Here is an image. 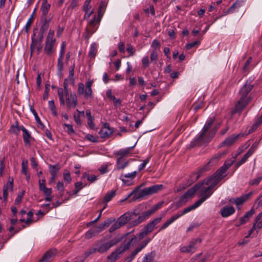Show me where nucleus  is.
Returning <instances> with one entry per match:
<instances>
[{
	"label": "nucleus",
	"mask_w": 262,
	"mask_h": 262,
	"mask_svg": "<svg viewBox=\"0 0 262 262\" xmlns=\"http://www.w3.org/2000/svg\"><path fill=\"white\" fill-rule=\"evenodd\" d=\"M250 156L247 152L245 154L242 159L236 163V166L238 167L244 164Z\"/></svg>",
	"instance_id": "09e8293b"
},
{
	"label": "nucleus",
	"mask_w": 262,
	"mask_h": 262,
	"mask_svg": "<svg viewBox=\"0 0 262 262\" xmlns=\"http://www.w3.org/2000/svg\"><path fill=\"white\" fill-rule=\"evenodd\" d=\"M145 217L143 216V215L141 214V215L139 216L138 219L136 220H134L130 222V224L132 226H135L139 224L140 223L143 222L145 220Z\"/></svg>",
	"instance_id": "ea45409f"
},
{
	"label": "nucleus",
	"mask_w": 262,
	"mask_h": 262,
	"mask_svg": "<svg viewBox=\"0 0 262 262\" xmlns=\"http://www.w3.org/2000/svg\"><path fill=\"white\" fill-rule=\"evenodd\" d=\"M133 147H128L125 149H121L115 152V155L118 156V158H123L124 157L128 155L129 151L133 149Z\"/></svg>",
	"instance_id": "cd10ccee"
},
{
	"label": "nucleus",
	"mask_w": 262,
	"mask_h": 262,
	"mask_svg": "<svg viewBox=\"0 0 262 262\" xmlns=\"http://www.w3.org/2000/svg\"><path fill=\"white\" fill-rule=\"evenodd\" d=\"M58 95L59 98V101L61 105H64L66 104L65 100L64 98L63 90L61 88H59L58 90Z\"/></svg>",
	"instance_id": "c9c22d12"
},
{
	"label": "nucleus",
	"mask_w": 262,
	"mask_h": 262,
	"mask_svg": "<svg viewBox=\"0 0 262 262\" xmlns=\"http://www.w3.org/2000/svg\"><path fill=\"white\" fill-rule=\"evenodd\" d=\"M49 87H50L49 84H46L45 92L42 96V98L44 100H46V99H47V98L48 97L49 92Z\"/></svg>",
	"instance_id": "e2e57ef3"
},
{
	"label": "nucleus",
	"mask_w": 262,
	"mask_h": 262,
	"mask_svg": "<svg viewBox=\"0 0 262 262\" xmlns=\"http://www.w3.org/2000/svg\"><path fill=\"white\" fill-rule=\"evenodd\" d=\"M106 7V4L105 1H102L100 3L99 11H98V15L99 16H101V15L105 11V8Z\"/></svg>",
	"instance_id": "37998d69"
},
{
	"label": "nucleus",
	"mask_w": 262,
	"mask_h": 262,
	"mask_svg": "<svg viewBox=\"0 0 262 262\" xmlns=\"http://www.w3.org/2000/svg\"><path fill=\"white\" fill-rule=\"evenodd\" d=\"M251 194L252 193L250 192L246 195H242L238 198H236L234 199V204L236 205L238 209H240L239 206L243 204V203L249 199Z\"/></svg>",
	"instance_id": "412c9836"
},
{
	"label": "nucleus",
	"mask_w": 262,
	"mask_h": 262,
	"mask_svg": "<svg viewBox=\"0 0 262 262\" xmlns=\"http://www.w3.org/2000/svg\"><path fill=\"white\" fill-rule=\"evenodd\" d=\"M65 101L68 110L71 108L75 107L77 105V97L75 93L70 94V96L66 98Z\"/></svg>",
	"instance_id": "4468645a"
},
{
	"label": "nucleus",
	"mask_w": 262,
	"mask_h": 262,
	"mask_svg": "<svg viewBox=\"0 0 262 262\" xmlns=\"http://www.w3.org/2000/svg\"><path fill=\"white\" fill-rule=\"evenodd\" d=\"M84 85L82 83H79L78 85L77 92L79 95L84 93Z\"/></svg>",
	"instance_id": "4d7b16f0"
},
{
	"label": "nucleus",
	"mask_w": 262,
	"mask_h": 262,
	"mask_svg": "<svg viewBox=\"0 0 262 262\" xmlns=\"http://www.w3.org/2000/svg\"><path fill=\"white\" fill-rule=\"evenodd\" d=\"M158 57V53L156 49H154L150 54V60L151 61L156 60Z\"/></svg>",
	"instance_id": "680f3d73"
},
{
	"label": "nucleus",
	"mask_w": 262,
	"mask_h": 262,
	"mask_svg": "<svg viewBox=\"0 0 262 262\" xmlns=\"http://www.w3.org/2000/svg\"><path fill=\"white\" fill-rule=\"evenodd\" d=\"M213 191L209 187L203 188L199 192V195L201 197L199 200L204 199V202L206 199L210 197Z\"/></svg>",
	"instance_id": "6ab92c4d"
},
{
	"label": "nucleus",
	"mask_w": 262,
	"mask_h": 262,
	"mask_svg": "<svg viewBox=\"0 0 262 262\" xmlns=\"http://www.w3.org/2000/svg\"><path fill=\"white\" fill-rule=\"evenodd\" d=\"M113 133V130L110 127L109 124L105 123L104 127L99 131L100 137L102 138L109 137Z\"/></svg>",
	"instance_id": "a211bd4d"
},
{
	"label": "nucleus",
	"mask_w": 262,
	"mask_h": 262,
	"mask_svg": "<svg viewBox=\"0 0 262 262\" xmlns=\"http://www.w3.org/2000/svg\"><path fill=\"white\" fill-rule=\"evenodd\" d=\"M227 152L224 151L223 152H220L215 154L212 158L209 161V162L202 168H201L197 173H192L190 177V181L191 183H193L196 181L203 173L204 172L209 170L210 167L213 165H216L219 160L225 155Z\"/></svg>",
	"instance_id": "423d86ee"
},
{
	"label": "nucleus",
	"mask_w": 262,
	"mask_h": 262,
	"mask_svg": "<svg viewBox=\"0 0 262 262\" xmlns=\"http://www.w3.org/2000/svg\"><path fill=\"white\" fill-rule=\"evenodd\" d=\"M117 169H123L128 164L127 161L124 162L123 158H118L117 159Z\"/></svg>",
	"instance_id": "2f4dec72"
},
{
	"label": "nucleus",
	"mask_w": 262,
	"mask_h": 262,
	"mask_svg": "<svg viewBox=\"0 0 262 262\" xmlns=\"http://www.w3.org/2000/svg\"><path fill=\"white\" fill-rule=\"evenodd\" d=\"M97 52V46L96 43H93L91 45L90 51L89 52V57L91 58H94Z\"/></svg>",
	"instance_id": "7c9ffc66"
},
{
	"label": "nucleus",
	"mask_w": 262,
	"mask_h": 262,
	"mask_svg": "<svg viewBox=\"0 0 262 262\" xmlns=\"http://www.w3.org/2000/svg\"><path fill=\"white\" fill-rule=\"evenodd\" d=\"M253 88V85L251 84V82L247 80L239 92L240 98L236 104L234 109L232 111V114L241 113L248 105L251 101V98L250 97H247Z\"/></svg>",
	"instance_id": "20e7f679"
},
{
	"label": "nucleus",
	"mask_w": 262,
	"mask_h": 262,
	"mask_svg": "<svg viewBox=\"0 0 262 262\" xmlns=\"http://www.w3.org/2000/svg\"><path fill=\"white\" fill-rule=\"evenodd\" d=\"M126 50L128 52V53L129 54L130 56H133L135 52V50L134 49V48H133V47L132 46V45L130 43H128L127 45Z\"/></svg>",
	"instance_id": "bf43d9fd"
},
{
	"label": "nucleus",
	"mask_w": 262,
	"mask_h": 262,
	"mask_svg": "<svg viewBox=\"0 0 262 262\" xmlns=\"http://www.w3.org/2000/svg\"><path fill=\"white\" fill-rule=\"evenodd\" d=\"M64 126L67 127V132L68 134L72 135L75 134V130H74L73 126L71 124L64 123Z\"/></svg>",
	"instance_id": "338daca9"
},
{
	"label": "nucleus",
	"mask_w": 262,
	"mask_h": 262,
	"mask_svg": "<svg viewBox=\"0 0 262 262\" xmlns=\"http://www.w3.org/2000/svg\"><path fill=\"white\" fill-rule=\"evenodd\" d=\"M134 215L137 214L135 212H126L119 217L117 221L122 226L131 220Z\"/></svg>",
	"instance_id": "f3484780"
},
{
	"label": "nucleus",
	"mask_w": 262,
	"mask_h": 262,
	"mask_svg": "<svg viewBox=\"0 0 262 262\" xmlns=\"http://www.w3.org/2000/svg\"><path fill=\"white\" fill-rule=\"evenodd\" d=\"M62 59L63 58H60V57H59L58 59L57 71L58 73L60 75H61V73L63 68V62L62 61Z\"/></svg>",
	"instance_id": "49530a36"
},
{
	"label": "nucleus",
	"mask_w": 262,
	"mask_h": 262,
	"mask_svg": "<svg viewBox=\"0 0 262 262\" xmlns=\"http://www.w3.org/2000/svg\"><path fill=\"white\" fill-rule=\"evenodd\" d=\"M50 6V4L47 3V0L42 1L41 6V11L42 12L41 17H47Z\"/></svg>",
	"instance_id": "393cba45"
},
{
	"label": "nucleus",
	"mask_w": 262,
	"mask_h": 262,
	"mask_svg": "<svg viewBox=\"0 0 262 262\" xmlns=\"http://www.w3.org/2000/svg\"><path fill=\"white\" fill-rule=\"evenodd\" d=\"M262 180V176L250 180L249 182L250 185H258Z\"/></svg>",
	"instance_id": "864d4df0"
},
{
	"label": "nucleus",
	"mask_w": 262,
	"mask_h": 262,
	"mask_svg": "<svg viewBox=\"0 0 262 262\" xmlns=\"http://www.w3.org/2000/svg\"><path fill=\"white\" fill-rule=\"evenodd\" d=\"M96 30V29L94 27H90L88 26L85 28V38L86 39H89L90 36L93 34Z\"/></svg>",
	"instance_id": "72a5a7b5"
},
{
	"label": "nucleus",
	"mask_w": 262,
	"mask_h": 262,
	"mask_svg": "<svg viewBox=\"0 0 262 262\" xmlns=\"http://www.w3.org/2000/svg\"><path fill=\"white\" fill-rule=\"evenodd\" d=\"M244 134H239L237 135H231L228 138H227L221 144L220 146V147H222L224 146H231L233 144L236 140L239 137H243Z\"/></svg>",
	"instance_id": "dca6fc26"
},
{
	"label": "nucleus",
	"mask_w": 262,
	"mask_h": 262,
	"mask_svg": "<svg viewBox=\"0 0 262 262\" xmlns=\"http://www.w3.org/2000/svg\"><path fill=\"white\" fill-rule=\"evenodd\" d=\"M97 252V247L95 246L94 247L90 248L88 251H86L84 253V256H85L84 258H85L88 257L91 254H92L95 252Z\"/></svg>",
	"instance_id": "603ef678"
},
{
	"label": "nucleus",
	"mask_w": 262,
	"mask_h": 262,
	"mask_svg": "<svg viewBox=\"0 0 262 262\" xmlns=\"http://www.w3.org/2000/svg\"><path fill=\"white\" fill-rule=\"evenodd\" d=\"M162 217H159L155 219L154 220L147 224L144 229L149 234L155 229L157 228V225L160 223L162 220Z\"/></svg>",
	"instance_id": "2eb2a0df"
},
{
	"label": "nucleus",
	"mask_w": 262,
	"mask_h": 262,
	"mask_svg": "<svg viewBox=\"0 0 262 262\" xmlns=\"http://www.w3.org/2000/svg\"><path fill=\"white\" fill-rule=\"evenodd\" d=\"M122 238L123 237H114L108 241H106L105 239H101L97 241L94 245L97 247L98 252L101 254L104 253H106L111 247L120 242Z\"/></svg>",
	"instance_id": "6e6552de"
},
{
	"label": "nucleus",
	"mask_w": 262,
	"mask_h": 262,
	"mask_svg": "<svg viewBox=\"0 0 262 262\" xmlns=\"http://www.w3.org/2000/svg\"><path fill=\"white\" fill-rule=\"evenodd\" d=\"M28 162L27 160L24 159L21 163V172L26 176L27 179L28 180L30 179V176L28 172Z\"/></svg>",
	"instance_id": "c85d7f7f"
},
{
	"label": "nucleus",
	"mask_w": 262,
	"mask_h": 262,
	"mask_svg": "<svg viewBox=\"0 0 262 262\" xmlns=\"http://www.w3.org/2000/svg\"><path fill=\"white\" fill-rule=\"evenodd\" d=\"M214 120V118H210L207 120L198 137L195 139L194 142H191L192 146L194 145L201 146L203 144L208 143L211 140L216 133V130H209Z\"/></svg>",
	"instance_id": "f03ea898"
},
{
	"label": "nucleus",
	"mask_w": 262,
	"mask_h": 262,
	"mask_svg": "<svg viewBox=\"0 0 262 262\" xmlns=\"http://www.w3.org/2000/svg\"><path fill=\"white\" fill-rule=\"evenodd\" d=\"M49 106L52 113V114L54 116H56L57 115V112L55 106L54 100H50L49 101Z\"/></svg>",
	"instance_id": "c03bdc74"
},
{
	"label": "nucleus",
	"mask_w": 262,
	"mask_h": 262,
	"mask_svg": "<svg viewBox=\"0 0 262 262\" xmlns=\"http://www.w3.org/2000/svg\"><path fill=\"white\" fill-rule=\"evenodd\" d=\"M234 162V160H228L226 161L223 165L219 168L216 171L208 178L205 179L203 182L204 184L209 185L211 189L215 187L226 176L227 170L231 167Z\"/></svg>",
	"instance_id": "f257e3e1"
},
{
	"label": "nucleus",
	"mask_w": 262,
	"mask_h": 262,
	"mask_svg": "<svg viewBox=\"0 0 262 262\" xmlns=\"http://www.w3.org/2000/svg\"><path fill=\"white\" fill-rule=\"evenodd\" d=\"M203 200L204 199L199 200L193 205L185 208L182 212H180V214H182V216L184 214L190 212V211L196 209L203 203Z\"/></svg>",
	"instance_id": "4be33fe9"
},
{
	"label": "nucleus",
	"mask_w": 262,
	"mask_h": 262,
	"mask_svg": "<svg viewBox=\"0 0 262 262\" xmlns=\"http://www.w3.org/2000/svg\"><path fill=\"white\" fill-rule=\"evenodd\" d=\"M115 194L116 191L114 190L107 192L103 199V202L105 203L110 202L115 196Z\"/></svg>",
	"instance_id": "f704fd0d"
},
{
	"label": "nucleus",
	"mask_w": 262,
	"mask_h": 262,
	"mask_svg": "<svg viewBox=\"0 0 262 262\" xmlns=\"http://www.w3.org/2000/svg\"><path fill=\"white\" fill-rule=\"evenodd\" d=\"M200 44V41L199 40L195 41L190 43H188L186 45V48L187 50H189L195 46L199 45Z\"/></svg>",
	"instance_id": "5fc2aeb1"
},
{
	"label": "nucleus",
	"mask_w": 262,
	"mask_h": 262,
	"mask_svg": "<svg viewBox=\"0 0 262 262\" xmlns=\"http://www.w3.org/2000/svg\"><path fill=\"white\" fill-rule=\"evenodd\" d=\"M85 138L92 142H97L98 141L96 137L94 136L91 135V134H88L85 136Z\"/></svg>",
	"instance_id": "0e129e2a"
},
{
	"label": "nucleus",
	"mask_w": 262,
	"mask_h": 262,
	"mask_svg": "<svg viewBox=\"0 0 262 262\" xmlns=\"http://www.w3.org/2000/svg\"><path fill=\"white\" fill-rule=\"evenodd\" d=\"M37 30V28L34 29V33L32 36V42L30 45V49L31 52H32L35 48H36L37 54H39L42 49V42L37 41V39L35 38L36 35L34 31Z\"/></svg>",
	"instance_id": "f8f14e48"
},
{
	"label": "nucleus",
	"mask_w": 262,
	"mask_h": 262,
	"mask_svg": "<svg viewBox=\"0 0 262 262\" xmlns=\"http://www.w3.org/2000/svg\"><path fill=\"white\" fill-rule=\"evenodd\" d=\"M35 10L34 11L33 14L31 15L30 17L28 19V20L26 24L25 28V31L26 33H28L29 30L31 26L32 23L33 22V20L34 18L33 15H34V13H35Z\"/></svg>",
	"instance_id": "79ce46f5"
},
{
	"label": "nucleus",
	"mask_w": 262,
	"mask_h": 262,
	"mask_svg": "<svg viewBox=\"0 0 262 262\" xmlns=\"http://www.w3.org/2000/svg\"><path fill=\"white\" fill-rule=\"evenodd\" d=\"M99 232V231H96L94 229H90L89 231H88L85 234V237L86 239H90L93 236H95Z\"/></svg>",
	"instance_id": "a18cd8bd"
},
{
	"label": "nucleus",
	"mask_w": 262,
	"mask_h": 262,
	"mask_svg": "<svg viewBox=\"0 0 262 262\" xmlns=\"http://www.w3.org/2000/svg\"><path fill=\"white\" fill-rule=\"evenodd\" d=\"M138 253H139V252L135 249V250L131 253L130 255L125 258V261L126 262H130L134 258Z\"/></svg>",
	"instance_id": "3c124183"
},
{
	"label": "nucleus",
	"mask_w": 262,
	"mask_h": 262,
	"mask_svg": "<svg viewBox=\"0 0 262 262\" xmlns=\"http://www.w3.org/2000/svg\"><path fill=\"white\" fill-rule=\"evenodd\" d=\"M51 175H56L57 172L59 170L60 167L59 165H50Z\"/></svg>",
	"instance_id": "de8ad7c7"
},
{
	"label": "nucleus",
	"mask_w": 262,
	"mask_h": 262,
	"mask_svg": "<svg viewBox=\"0 0 262 262\" xmlns=\"http://www.w3.org/2000/svg\"><path fill=\"white\" fill-rule=\"evenodd\" d=\"M23 139L25 144H30V138H31V135L29 133L27 129L23 130Z\"/></svg>",
	"instance_id": "4c0bfd02"
},
{
	"label": "nucleus",
	"mask_w": 262,
	"mask_h": 262,
	"mask_svg": "<svg viewBox=\"0 0 262 262\" xmlns=\"http://www.w3.org/2000/svg\"><path fill=\"white\" fill-rule=\"evenodd\" d=\"M31 111L33 113V115H34L35 116V120L36 121V122L39 124H40V125L41 126H43V124L42 123L39 117H38L36 112L35 111V110L34 109V108H31Z\"/></svg>",
	"instance_id": "774afa93"
},
{
	"label": "nucleus",
	"mask_w": 262,
	"mask_h": 262,
	"mask_svg": "<svg viewBox=\"0 0 262 262\" xmlns=\"http://www.w3.org/2000/svg\"><path fill=\"white\" fill-rule=\"evenodd\" d=\"M203 185V183H198L194 186L189 189L183 195H181L177 203V207H179L185 204L191 199L195 192Z\"/></svg>",
	"instance_id": "1a4fd4ad"
},
{
	"label": "nucleus",
	"mask_w": 262,
	"mask_h": 262,
	"mask_svg": "<svg viewBox=\"0 0 262 262\" xmlns=\"http://www.w3.org/2000/svg\"><path fill=\"white\" fill-rule=\"evenodd\" d=\"M144 186V184H141L139 186L135 188L132 192H131L127 197H126L122 201H124L127 200L132 195H133V200H139L145 197V196L150 195L154 193H158L163 189L164 186L162 184H157L152 185L149 187L145 188L141 190H139V189Z\"/></svg>",
	"instance_id": "39448f33"
},
{
	"label": "nucleus",
	"mask_w": 262,
	"mask_h": 262,
	"mask_svg": "<svg viewBox=\"0 0 262 262\" xmlns=\"http://www.w3.org/2000/svg\"><path fill=\"white\" fill-rule=\"evenodd\" d=\"M10 130L12 133H14L16 135L18 134L19 132V128L18 127V122H16V125H13L11 127Z\"/></svg>",
	"instance_id": "6e6d98bb"
},
{
	"label": "nucleus",
	"mask_w": 262,
	"mask_h": 262,
	"mask_svg": "<svg viewBox=\"0 0 262 262\" xmlns=\"http://www.w3.org/2000/svg\"><path fill=\"white\" fill-rule=\"evenodd\" d=\"M122 227L120 224L118 223V222L117 221L116 222H115L112 226L110 228L109 231L111 233H112L116 231L117 229H119Z\"/></svg>",
	"instance_id": "8fccbe9b"
},
{
	"label": "nucleus",
	"mask_w": 262,
	"mask_h": 262,
	"mask_svg": "<svg viewBox=\"0 0 262 262\" xmlns=\"http://www.w3.org/2000/svg\"><path fill=\"white\" fill-rule=\"evenodd\" d=\"M25 193V191H22L19 194H18L15 200V203L16 204H19L21 202V200L24 196Z\"/></svg>",
	"instance_id": "052dcab7"
},
{
	"label": "nucleus",
	"mask_w": 262,
	"mask_h": 262,
	"mask_svg": "<svg viewBox=\"0 0 262 262\" xmlns=\"http://www.w3.org/2000/svg\"><path fill=\"white\" fill-rule=\"evenodd\" d=\"M135 239V235H133L130 238H126L124 244H122L107 256L108 262H115L119 258V255L123 254L125 250L129 248Z\"/></svg>",
	"instance_id": "0eeeda50"
},
{
	"label": "nucleus",
	"mask_w": 262,
	"mask_h": 262,
	"mask_svg": "<svg viewBox=\"0 0 262 262\" xmlns=\"http://www.w3.org/2000/svg\"><path fill=\"white\" fill-rule=\"evenodd\" d=\"M235 210L233 206H225L220 210V214L223 217H227L234 213Z\"/></svg>",
	"instance_id": "aec40b11"
},
{
	"label": "nucleus",
	"mask_w": 262,
	"mask_h": 262,
	"mask_svg": "<svg viewBox=\"0 0 262 262\" xmlns=\"http://www.w3.org/2000/svg\"><path fill=\"white\" fill-rule=\"evenodd\" d=\"M137 172L134 171L131 173H128L125 174H121L120 176V179L122 180L123 183L126 184L128 185H129L130 184L129 183V181L128 180H126L125 179H129L130 180L134 179L135 177L136 176Z\"/></svg>",
	"instance_id": "bb28decb"
},
{
	"label": "nucleus",
	"mask_w": 262,
	"mask_h": 262,
	"mask_svg": "<svg viewBox=\"0 0 262 262\" xmlns=\"http://www.w3.org/2000/svg\"><path fill=\"white\" fill-rule=\"evenodd\" d=\"M156 255L155 251L147 253L143 257L142 262H154Z\"/></svg>",
	"instance_id": "c756f323"
},
{
	"label": "nucleus",
	"mask_w": 262,
	"mask_h": 262,
	"mask_svg": "<svg viewBox=\"0 0 262 262\" xmlns=\"http://www.w3.org/2000/svg\"><path fill=\"white\" fill-rule=\"evenodd\" d=\"M202 240L201 238H196L191 240L188 246H183L180 248V251L182 253H193L196 250V245L201 243Z\"/></svg>",
	"instance_id": "9b49d317"
},
{
	"label": "nucleus",
	"mask_w": 262,
	"mask_h": 262,
	"mask_svg": "<svg viewBox=\"0 0 262 262\" xmlns=\"http://www.w3.org/2000/svg\"><path fill=\"white\" fill-rule=\"evenodd\" d=\"M51 18L48 19L47 17H41L40 19V30L42 32H46L49 27Z\"/></svg>",
	"instance_id": "a878e982"
},
{
	"label": "nucleus",
	"mask_w": 262,
	"mask_h": 262,
	"mask_svg": "<svg viewBox=\"0 0 262 262\" xmlns=\"http://www.w3.org/2000/svg\"><path fill=\"white\" fill-rule=\"evenodd\" d=\"M151 241V238H147L143 241L136 248V249L139 252H140L143 248H144L148 243Z\"/></svg>",
	"instance_id": "58836bf2"
},
{
	"label": "nucleus",
	"mask_w": 262,
	"mask_h": 262,
	"mask_svg": "<svg viewBox=\"0 0 262 262\" xmlns=\"http://www.w3.org/2000/svg\"><path fill=\"white\" fill-rule=\"evenodd\" d=\"M58 95L59 98V101L61 105H64L66 104L65 100L64 98L63 90L61 88H59L58 90Z\"/></svg>",
	"instance_id": "e433bc0d"
},
{
	"label": "nucleus",
	"mask_w": 262,
	"mask_h": 262,
	"mask_svg": "<svg viewBox=\"0 0 262 262\" xmlns=\"http://www.w3.org/2000/svg\"><path fill=\"white\" fill-rule=\"evenodd\" d=\"M214 120V118H210L207 120L198 137L195 139L194 142H191L192 146L194 145L201 146L203 144L208 143L211 140L216 133V130H209Z\"/></svg>",
	"instance_id": "7ed1b4c3"
},
{
	"label": "nucleus",
	"mask_w": 262,
	"mask_h": 262,
	"mask_svg": "<svg viewBox=\"0 0 262 262\" xmlns=\"http://www.w3.org/2000/svg\"><path fill=\"white\" fill-rule=\"evenodd\" d=\"M243 4V2L242 0H236L235 2L228 9L227 13L233 12L234 9L235 8H238L241 7Z\"/></svg>",
	"instance_id": "473e14b6"
},
{
	"label": "nucleus",
	"mask_w": 262,
	"mask_h": 262,
	"mask_svg": "<svg viewBox=\"0 0 262 262\" xmlns=\"http://www.w3.org/2000/svg\"><path fill=\"white\" fill-rule=\"evenodd\" d=\"M182 216V214H180V212H178L173 215H172L168 221L170 224H172L174 221L177 220L180 217Z\"/></svg>",
	"instance_id": "13d9d810"
},
{
	"label": "nucleus",
	"mask_w": 262,
	"mask_h": 262,
	"mask_svg": "<svg viewBox=\"0 0 262 262\" xmlns=\"http://www.w3.org/2000/svg\"><path fill=\"white\" fill-rule=\"evenodd\" d=\"M203 100H201L199 102H195L192 105V108L194 112H197L199 110L203 107Z\"/></svg>",
	"instance_id": "a19ab883"
},
{
	"label": "nucleus",
	"mask_w": 262,
	"mask_h": 262,
	"mask_svg": "<svg viewBox=\"0 0 262 262\" xmlns=\"http://www.w3.org/2000/svg\"><path fill=\"white\" fill-rule=\"evenodd\" d=\"M54 31L50 30L45 42L44 52L48 56H51L53 52L56 39L54 38Z\"/></svg>",
	"instance_id": "9d476101"
},
{
	"label": "nucleus",
	"mask_w": 262,
	"mask_h": 262,
	"mask_svg": "<svg viewBox=\"0 0 262 262\" xmlns=\"http://www.w3.org/2000/svg\"><path fill=\"white\" fill-rule=\"evenodd\" d=\"M55 255V252L52 250L47 251L38 262H49L50 260Z\"/></svg>",
	"instance_id": "5701e85b"
},
{
	"label": "nucleus",
	"mask_w": 262,
	"mask_h": 262,
	"mask_svg": "<svg viewBox=\"0 0 262 262\" xmlns=\"http://www.w3.org/2000/svg\"><path fill=\"white\" fill-rule=\"evenodd\" d=\"M164 203V202L162 201L160 202L155 205H154L151 208L155 213L156 211H157L158 209L161 208L163 204Z\"/></svg>",
	"instance_id": "69168bd1"
},
{
	"label": "nucleus",
	"mask_w": 262,
	"mask_h": 262,
	"mask_svg": "<svg viewBox=\"0 0 262 262\" xmlns=\"http://www.w3.org/2000/svg\"><path fill=\"white\" fill-rule=\"evenodd\" d=\"M13 189V178L9 177L7 183L4 185L3 187V198L5 201L7 200L8 195V191H12Z\"/></svg>",
	"instance_id": "ddd939ff"
},
{
	"label": "nucleus",
	"mask_w": 262,
	"mask_h": 262,
	"mask_svg": "<svg viewBox=\"0 0 262 262\" xmlns=\"http://www.w3.org/2000/svg\"><path fill=\"white\" fill-rule=\"evenodd\" d=\"M254 212L255 211L253 209H251L249 211L246 212V213L245 214L244 216L241 217L239 219V224L236 225V226H239L246 223L249 220V219L253 215Z\"/></svg>",
	"instance_id": "b1692460"
}]
</instances>
